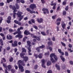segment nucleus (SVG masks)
<instances>
[{
	"label": "nucleus",
	"mask_w": 73,
	"mask_h": 73,
	"mask_svg": "<svg viewBox=\"0 0 73 73\" xmlns=\"http://www.w3.org/2000/svg\"><path fill=\"white\" fill-rule=\"evenodd\" d=\"M23 62V61L21 60H19L18 61V67L19 68V70L21 69V72H23L24 70V67L21 65V64H22Z\"/></svg>",
	"instance_id": "obj_1"
},
{
	"label": "nucleus",
	"mask_w": 73,
	"mask_h": 73,
	"mask_svg": "<svg viewBox=\"0 0 73 73\" xmlns=\"http://www.w3.org/2000/svg\"><path fill=\"white\" fill-rule=\"evenodd\" d=\"M23 15V13L22 12L19 11L17 12V16L19 18V21H21L24 17V15Z\"/></svg>",
	"instance_id": "obj_2"
},
{
	"label": "nucleus",
	"mask_w": 73,
	"mask_h": 73,
	"mask_svg": "<svg viewBox=\"0 0 73 73\" xmlns=\"http://www.w3.org/2000/svg\"><path fill=\"white\" fill-rule=\"evenodd\" d=\"M9 43H12V46L13 47H16L17 46V41L15 40L14 42V43H13V40H11L10 41H9Z\"/></svg>",
	"instance_id": "obj_3"
},
{
	"label": "nucleus",
	"mask_w": 73,
	"mask_h": 73,
	"mask_svg": "<svg viewBox=\"0 0 73 73\" xmlns=\"http://www.w3.org/2000/svg\"><path fill=\"white\" fill-rule=\"evenodd\" d=\"M31 37L32 38H36V39L38 41H40V38H41V36H37L36 35H35L33 34H31Z\"/></svg>",
	"instance_id": "obj_4"
},
{
	"label": "nucleus",
	"mask_w": 73,
	"mask_h": 73,
	"mask_svg": "<svg viewBox=\"0 0 73 73\" xmlns=\"http://www.w3.org/2000/svg\"><path fill=\"white\" fill-rule=\"evenodd\" d=\"M41 62H42L41 66L42 68H45L46 67L45 66V60L44 59H43L41 60Z\"/></svg>",
	"instance_id": "obj_5"
},
{
	"label": "nucleus",
	"mask_w": 73,
	"mask_h": 73,
	"mask_svg": "<svg viewBox=\"0 0 73 73\" xmlns=\"http://www.w3.org/2000/svg\"><path fill=\"white\" fill-rule=\"evenodd\" d=\"M29 8L32 9H34L36 8V6L35 4H32L30 5Z\"/></svg>",
	"instance_id": "obj_6"
},
{
	"label": "nucleus",
	"mask_w": 73,
	"mask_h": 73,
	"mask_svg": "<svg viewBox=\"0 0 73 73\" xmlns=\"http://www.w3.org/2000/svg\"><path fill=\"white\" fill-rule=\"evenodd\" d=\"M27 46H29L28 49L29 48L31 49V41L29 40L27 41Z\"/></svg>",
	"instance_id": "obj_7"
},
{
	"label": "nucleus",
	"mask_w": 73,
	"mask_h": 73,
	"mask_svg": "<svg viewBox=\"0 0 73 73\" xmlns=\"http://www.w3.org/2000/svg\"><path fill=\"white\" fill-rule=\"evenodd\" d=\"M16 2L17 3H20V2L22 4H24V3H25V1L24 0H21V1L20 0H16Z\"/></svg>",
	"instance_id": "obj_8"
},
{
	"label": "nucleus",
	"mask_w": 73,
	"mask_h": 73,
	"mask_svg": "<svg viewBox=\"0 0 73 73\" xmlns=\"http://www.w3.org/2000/svg\"><path fill=\"white\" fill-rule=\"evenodd\" d=\"M29 59L28 57L25 56L23 58V60L25 61V62H27V61H28Z\"/></svg>",
	"instance_id": "obj_9"
},
{
	"label": "nucleus",
	"mask_w": 73,
	"mask_h": 73,
	"mask_svg": "<svg viewBox=\"0 0 73 73\" xmlns=\"http://www.w3.org/2000/svg\"><path fill=\"white\" fill-rule=\"evenodd\" d=\"M17 12V11L16 10V9L15 10H14V11H13V17L14 19H15L16 18V12Z\"/></svg>",
	"instance_id": "obj_10"
},
{
	"label": "nucleus",
	"mask_w": 73,
	"mask_h": 73,
	"mask_svg": "<svg viewBox=\"0 0 73 73\" xmlns=\"http://www.w3.org/2000/svg\"><path fill=\"white\" fill-rule=\"evenodd\" d=\"M12 38H13V37H12V36L9 35V36L8 35H7V40H12Z\"/></svg>",
	"instance_id": "obj_11"
},
{
	"label": "nucleus",
	"mask_w": 73,
	"mask_h": 73,
	"mask_svg": "<svg viewBox=\"0 0 73 73\" xmlns=\"http://www.w3.org/2000/svg\"><path fill=\"white\" fill-rule=\"evenodd\" d=\"M53 56H54V58L55 60V61L56 62L57 61V60H58V57L56 56V55H55V54H53Z\"/></svg>",
	"instance_id": "obj_12"
},
{
	"label": "nucleus",
	"mask_w": 73,
	"mask_h": 73,
	"mask_svg": "<svg viewBox=\"0 0 73 73\" xmlns=\"http://www.w3.org/2000/svg\"><path fill=\"white\" fill-rule=\"evenodd\" d=\"M37 21L38 23H42L43 20L42 18H40V19H37Z\"/></svg>",
	"instance_id": "obj_13"
},
{
	"label": "nucleus",
	"mask_w": 73,
	"mask_h": 73,
	"mask_svg": "<svg viewBox=\"0 0 73 73\" xmlns=\"http://www.w3.org/2000/svg\"><path fill=\"white\" fill-rule=\"evenodd\" d=\"M15 38H23V35H22L17 34L15 36Z\"/></svg>",
	"instance_id": "obj_14"
},
{
	"label": "nucleus",
	"mask_w": 73,
	"mask_h": 73,
	"mask_svg": "<svg viewBox=\"0 0 73 73\" xmlns=\"http://www.w3.org/2000/svg\"><path fill=\"white\" fill-rule=\"evenodd\" d=\"M24 34L25 35H26L27 36V35H28L30 34V33H29V32L27 31V30H25L24 33Z\"/></svg>",
	"instance_id": "obj_15"
},
{
	"label": "nucleus",
	"mask_w": 73,
	"mask_h": 73,
	"mask_svg": "<svg viewBox=\"0 0 73 73\" xmlns=\"http://www.w3.org/2000/svg\"><path fill=\"white\" fill-rule=\"evenodd\" d=\"M31 48H28V54L30 56H32V54L31 52Z\"/></svg>",
	"instance_id": "obj_16"
},
{
	"label": "nucleus",
	"mask_w": 73,
	"mask_h": 73,
	"mask_svg": "<svg viewBox=\"0 0 73 73\" xmlns=\"http://www.w3.org/2000/svg\"><path fill=\"white\" fill-rule=\"evenodd\" d=\"M47 44L49 46H51L53 45V42H52V41H49L48 42Z\"/></svg>",
	"instance_id": "obj_17"
},
{
	"label": "nucleus",
	"mask_w": 73,
	"mask_h": 73,
	"mask_svg": "<svg viewBox=\"0 0 73 73\" xmlns=\"http://www.w3.org/2000/svg\"><path fill=\"white\" fill-rule=\"evenodd\" d=\"M60 57L62 60V61L63 62H65V59L64 58V57L62 56L61 55L60 56Z\"/></svg>",
	"instance_id": "obj_18"
},
{
	"label": "nucleus",
	"mask_w": 73,
	"mask_h": 73,
	"mask_svg": "<svg viewBox=\"0 0 73 73\" xmlns=\"http://www.w3.org/2000/svg\"><path fill=\"white\" fill-rule=\"evenodd\" d=\"M55 67L57 68V69L58 70H60V66H58L57 64H55Z\"/></svg>",
	"instance_id": "obj_19"
},
{
	"label": "nucleus",
	"mask_w": 73,
	"mask_h": 73,
	"mask_svg": "<svg viewBox=\"0 0 73 73\" xmlns=\"http://www.w3.org/2000/svg\"><path fill=\"white\" fill-rule=\"evenodd\" d=\"M40 47H36V50L37 51L38 53H40Z\"/></svg>",
	"instance_id": "obj_20"
},
{
	"label": "nucleus",
	"mask_w": 73,
	"mask_h": 73,
	"mask_svg": "<svg viewBox=\"0 0 73 73\" xmlns=\"http://www.w3.org/2000/svg\"><path fill=\"white\" fill-rule=\"evenodd\" d=\"M42 54L41 53H40L39 54L38 56L39 58H42Z\"/></svg>",
	"instance_id": "obj_21"
},
{
	"label": "nucleus",
	"mask_w": 73,
	"mask_h": 73,
	"mask_svg": "<svg viewBox=\"0 0 73 73\" xmlns=\"http://www.w3.org/2000/svg\"><path fill=\"white\" fill-rule=\"evenodd\" d=\"M0 44L1 46H3L4 45V43H3V39H0Z\"/></svg>",
	"instance_id": "obj_22"
},
{
	"label": "nucleus",
	"mask_w": 73,
	"mask_h": 73,
	"mask_svg": "<svg viewBox=\"0 0 73 73\" xmlns=\"http://www.w3.org/2000/svg\"><path fill=\"white\" fill-rule=\"evenodd\" d=\"M20 56L22 58H23L25 56H24V54L21 53L20 54Z\"/></svg>",
	"instance_id": "obj_23"
},
{
	"label": "nucleus",
	"mask_w": 73,
	"mask_h": 73,
	"mask_svg": "<svg viewBox=\"0 0 73 73\" xmlns=\"http://www.w3.org/2000/svg\"><path fill=\"white\" fill-rule=\"evenodd\" d=\"M50 60L52 63H54V62H56V61H55V60H54V59L52 58H50Z\"/></svg>",
	"instance_id": "obj_24"
},
{
	"label": "nucleus",
	"mask_w": 73,
	"mask_h": 73,
	"mask_svg": "<svg viewBox=\"0 0 73 73\" xmlns=\"http://www.w3.org/2000/svg\"><path fill=\"white\" fill-rule=\"evenodd\" d=\"M52 63L50 61H48L47 63V66H49L50 65H51Z\"/></svg>",
	"instance_id": "obj_25"
},
{
	"label": "nucleus",
	"mask_w": 73,
	"mask_h": 73,
	"mask_svg": "<svg viewBox=\"0 0 73 73\" xmlns=\"http://www.w3.org/2000/svg\"><path fill=\"white\" fill-rule=\"evenodd\" d=\"M38 68V65L37 64H36L35 66H34V69L35 70H36Z\"/></svg>",
	"instance_id": "obj_26"
},
{
	"label": "nucleus",
	"mask_w": 73,
	"mask_h": 73,
	"mask_svg": "<svg viewBox=\"0 0 73 73\" xmlns=\"http://www.w3.org/2000/svg\"><path fill=\"white\" fill-rule=\"evenodd\" d=\"M39 47L40 49H43V48H44L45 47V46L44 45H42V46H40Z\"/></svg>",
	"instance_id": "obj_27"
},
{
	"label": "nucleus",
	"mask_w": 73,
	"mask_h": 73,
	"mask_svg": "<svg viewBox=\"0 0 73 73\" xmlns=\"http://www.w3.org/2000/svg\"><path fill=\"white\" fill-rule=\"evenodd\" d=\"M41 34L43 35V36H46V34H45V33L44 31H41Z\"/></svg>",
	"instance_id": "obj_28"
},
{
	"label": "nucleus",
	"mask_w": 73,
	"mask_h": 73,
	"mask_svg": "<svg viewBox=\"0 0 73 73\" xmlns=\"http://www.w3.org/2000/svg\"><path fill=\"white\" fill-rule=\"evenodd\" d=\"M3 67L5 68L6 69H7V66H6V64H5L3 63Z\"/></svg>",
	"instance_id": "obj_29"
},
{
	"label": "nucleus",
	"mask_w": 73,
	"mask_h": 73,
	"mask_svg": "<svg viewBox=\"0 0 73 73\" xmlns=\"http://www.w3.org/2000/svg\"><path fill=\"white\" fill-rule=\"evenodd\" d=\"M42 11H43L44 14H46V12H45V11H46V9L44 8H43L42 9Z\"/></svg>",
	"instance_id": "obj_30"
},
{
	"label": "nucleus",
	"mask_w": 73,
	"mask_h": 73,
	"mask_svg": "<svg viewBox=\"0 0 73 73\" xmlns=\"http://www.w3.org/2000/svg\"><path fill=\"white\" fill-rule=\"evenodd\" d=\"M3 20V18L0 17V25H1V23H2V21Z\"/></svg>",
	"instance_id": "obj_31"
},
{
	"label": "nucleus",
	"mask_w": 73,
	"mask_h": 73,
	"mask_svg": "<svg viewBox=\"0 0 73 73\" xmlns=\"http://www.w3.org/2000/svg\"><path fill=\"white\" fill-rule=\"evenodd\" d=\"M15 5L17 9H19V6L18 4L16 3Z\"/></svg>",
	"instance_id": "obj_32"
},
{
	"label": "nucleus",
	"mask_w": 73,
	"mask_h": 73,
	"mask_svg": "<svg viewBox=\"0 0 73 73\" xmlns=\"http://www.w3.org/2000/svg\"><path fill=\"white\" fill-rule=\"evenodd\" d=\"M63 15L64 16V15H66V11H63L62 13Z\"/></svg>",
	"instance_id": "obj_33"
},
{
	"label": "nucleus",
	"mask_w": 73,
	"mask_h": 73,
	"mask_svg": "<svg viewBox=\"0 0 73 73\" xmlns=\"http://www.w3.org/2000/svg\"><path fill=\"white\" fill-rule=\"evenodd\" d=\"M61 44H62V45L63 46H64V47H65V46H66V44H65L62 42H61Z\"/></svg>",
	"instance_id": "obj_34"
},
{
	"label": "nucleus",
	"mask_w": 73,
	"mask_h": 73,
	"mask_svg": "<svg viewBox=\"0 0 73 73\" xmlns=\"http://www.w3.org/2000/svg\"><path fill=\"white\" fill-rule=\"evenodd\" d=\"M65 54L66 56H69V53H68V52H67L65 51Z\"/></svg>",
	"instance_id": "obj_35"
},
{
	"label": "nucleus",
	"mask_w": 73,
	"mask_h": 73,
	"mask_svg": "<svg viewBox=\"0 0 73 73\" xmlns=\"http://www.w3.org/2000/svg\"><path fill=\"white\" fill-rule=\"evenodd\" d=\"M38 54H34V56L35 57V58H38Z\"/></svg>",
	"instance_id": "obj_36"
},
{
	"label": "nucleus",
	"mask_w": 73,
	"mask_h": 73,
	"mask_svg": "<svg viewBox=\"0 0 73 73\" xmlns=\"http://www.w3.org/2000/svg\"><path fill=\"white\" fill-rule=\"evenodd\" d=\"M56 16H57V15H54L52 16V19H56Z\"/></svg>",
	"instance_id": "obj_37"
},
{
	"label": "nucleus",
	"mask_w": 73,
	"mask_h": 73,
	"mask_svg": "<svg viewBox=\"0 0 73 73\" xmlns=\"http://www.w3.org/2000/svg\"><path fill=\"white\" fill-rule=\"evenodd\" d=\"M54 4H56V3H53V1H52L51 2V4H50V5L51 6H53L54 5Z\"/></svg>",
	"instance_id": "obj_38"
},
{
	"label": "nucleus",
	"mask_w": 73,
	"mask_h": 73,
	"mask_svg": "<svg viewBox=\"0 0 73 73\" xmlns=\"http://www.w3.org/2000/svg\"><path fill=\"white\" fill-rule=\"evenodd\" d=\"M17 34L18 35H21V31H17Z\"/></svg>",
	"instance_id": "obj_39"
},
{
	"label": "nucleus",
	"mask_w": 73,
	"mask_h": 73,
	"mask_svg": "<svg viewBox=\"0 0 73 73\" xmlns=\"http://www.w3.org/2000/svg\"><path fill=\"white\" fill-rule=\"evenodd\" d=\"M9 31L10 32V33H11L13 32V30L11 29H9Z\"/></svg>",
	"instance_id": "obj_40"
},
{
	"label": "nucleus",
	"mask_w": 73,
	"mask_h": 73,
	"mask_svg": "<svg viewBox=\"0 0 73 73\" xmlns=\"http://www.w3.org/2000/svg\"><path fill=\"white\" fill-rule=\"evenodd\" d=\"M21 65H22V66H25V63L24 62V61H22V63H21Z\"/></svg>",
	"instance_id": "obj_41"
},
{
	"label": "nucleus",
	"mask_w": 73,
	"mask_h": 73,
	"mask_svg": "<svg viewBox=\"0 0 73 73\" xmlns=\"http://www.w3.org/2000/svg\"><path fill=\"white\" fill-rule=\"evenodd\" d=\"M7 68L8 69H9V70H10L11 69V65H9L7 66Z\"/></svg>",
	"instance_id": "obj_42"
},
{
	"label": "nucleus",
	"mask_w": 73,
	"mask_h": 73,
	"mask_svg": "<svg viewBox=\"0 0 73 73\" xmlns=\"http://www.w3.org/2000/svg\"><path fill=\"white\" fill-rule=\"evenodd\" d=\"M56 4H54V6L52 7L53 9H56Z\"/></svg>",
	"instance_id": "obj_43"
},
{
	"label": "nucleus",
	"mask_w": 73,
	"mask_h": 73,
	"mask_svg": "<svg viewBox=\"0 0 73 73\" xmlns=\"http://www.w3.org/2000/svg\"><path fill=\"white\" fill-rule=\"evenodd\" d=\"M46 13L47 14H49V11L47 9H46Z\"/></svg>",
	"instance_id": "obj_44"
},
{
	"label": "nucleus",
	"mask_w": 73,
	"mask_h": 73,
	"mask_svg": "<svg viewBox=\"0 0 73 73\" xmlns=\"http://www.w3.org/2000/svg\"><path fill=\"white\" fill-rule=\"evenodd\" d=\"M25 73H31V71L28 70H26L25 71Z\"/></svg>",
	"instance_id": "obj_45"
},
{
	"label": "nucleus",
	"mask_w": 73,
	"mask_h": 73,
	"mask_svg": "<svg viewBox=\"0 0 73 73\" xmlns=\"http://www.w3.org/2000/svg\"><path fill=\"white\" fill-rule=\"evenodd\" d=\"M56 21H61V18H58L56 20Z\"/></svg>",
	"instance_id": "obj_46"
},
{
	"label": "nucleus",
	"mask_w": 73,
	"mask_h": 73,
	"mask_svg": "<svg viewBox=\"0 0 73 73\" xmlns=\"http://www.w3.org/2000/svg\"><path fill=\"white\" fill-rule=\"evenodd\" d=\"M22 50L23 52H25L26 53L27 52V51L26 50V49L24 48H22Z\"/></svg>",
	"instance_id": "obj_47"
},
{
	"label": "nucleus",
	"mask_w": 73,
	"mask_h": 73,
	"mask_svg": "<svg viewBox=\"0 0 73 73\" xmlns=\"http://www.w3.org/2000/svg\"><path fill=\"white\" fill-rule=\"evenodd\" d=\"M65 25H66L65 24H64L62 25V27L63 29H65Z\"/></svg>",
	"instance_id": "obj_48"
},
{
	"label": "nucleus",
	"mask_w": 73,
	"mask_h": 73,
	"mask_svg": "<svg viewBox=\"0 0 73 73\" xmlns=\"http://www.w3.org/2000/svg\"><path fill=\"white\" fill-rule=\"evenodd\" d=\"M13 60V57H12L11 58L9 59V61L10 62H12V61Z\"/></svg>",
	"instance_id": "obj_49"
},
{
	"label": "nucleus",
	"mask_w": 73,
	"mask_h": 73,
	"mask_svg": "<svg viewBox=\"0 0 73 73\" xmlns=\"http://www.w3.org/2000/svg\"><path fill=\"white\" fill-rule=\"evenodd\" d=\"M14 22L17 24H19V21H17L16 20H15L14 21Z\"/></svg>",
	"instance_id": "obj_50"
},
{
	"label": "nucleus",
	"mask_w": 73,
	"mask_h": 73,
	"mask_svg": "<svg viewBox=\"0 0 73 73\" xmlns=\"http://www.w3.org/2000/svg\"><path fill=\"white\" fill-rule=\"evenodd\" d=\"M49 49L50 52H52V50H53V48H52V47H49Z\"/></svg>",
	"instance_id": "obj_51"
},
{
	"label": "nucleus",
	"mask_w": 73,
	"mask_h": 73,
	"mask_svg": "<svg viewBox=\"0 0 73 73\" xmlns=\"http://www.w3.org/2000/svg\"><path fill=\"white\" fill-rule=\"evenodd\" d=\"M62 4L63 5H65L66 4V1H64L62 3Z\"/></svg>",
	"instance_id": "obj_52"
},
{
	"label": "nucleus",
	"mask_w": 73,
	"mask_h": 73,
	"mask_svg": "<svg viewBox=\"0 0 73 73\" xmlns=\"http://www.w3.org/2000/svg\"><path fill=\"white\" fill-rule=\"evenodd\" d=\"M7 1L8 3H9L10 2H12L13 1V0H7Z\"/></svg>",
	"instance_id": "obj_53"
},
{
	"label": "nucleus",
	"mask_w": 73,
	"mask_h": 73,
	"mask_svg": "<svg viewBox=\"0 0 73 73\" xmlns=\"http://www.w3.org/2000/svg\"><path fill=\"white\" fill-rule=\"evenodd\" d=\"M12 9H13V10H15L16 9V6H13L12 8Z\"/></svg>",
	"instance_id": "obj_54"
},
{
	"label": "nucleus",
	"mask_w": 73,
	"mask_h": 73,
	"mask_svg": "<svg viewBox=\"0 0 73 73\" xmlns=\"http://www.w3.org/2000/svg\"><path fill=\"white\" fill-rule=\"evenodd\" d=\"M10 49L11 47H10V46H9L7 47L6 48V50H10Z\"/></svg>",
	"instance_id": "obj_55"
},
{
	"label": "nucleus",
	"mask_w": 73,
	"mask_h": 73,
	"mask_svg": "<svg viewBox=\"0 0 73 73\" xmlns=\"http://www.w3.org/2000/svg\"><path fill=\"white\" fill-rule=\"evenodd\" d=\"M53 54H55L54 53H52L50 54V56L51 58H52L53 57V56L54 57V55H53Z\"/></svg>",
	"instance_id": "obj_56"
},
{
	"label": "nucleus",
	"mask_w": 73,
	"mask_h": 73,
	"mask_svg": "<svg viewBox=\"0 0 73 73\" xmlns=\"http://www.w3.org/2000/svg\"><path fill=\"white\" fill-rule=\"evenodd\" d=\"M56 30L57 32H58L60 31V29H59V27L58 26H56Z\"/></svg>",
	"instance_id": "obj_57"
},
{
	"label": "nucleus",
	"mask_w": 73,
	"mask_h": 73,
	"mask_svg": "<svg viewBox=\"0 0 73 73\" xmlns=\"http://www.w3.org/2000/svg\"><path fill=\"white\" fill-rule=\"evenodd\" d=\"M11 17L10 16L8 17V20H11Z\"/></svg>",
	"instance_id": "obj_58"
},
{
	"label": "nucleus",
	"mask_w": 73,
	"mask_h": 73,
	"mask_svg": "<svg viewBox=\"0 0 73 73\" xmlns=\"http://www.w3.org/2000/svg\"><path fill=\"white\" fill-rule=\"evenodd\" d=\"M31 21L32 23H35V20L33 19H31Z\"/></svg>",
	"instance_id": "obj_59"
},
{
	"label": "nucleus",
	"mask_w": 73,
	"mask_h": 73,
	"mask_svg": "<svg viewBox=\"0 0 73 73\" xmlns=\"http://www.w3.org/2000/svg\"><path fill=\"white\" fill-rule=\"evenodd\" d=\"M11 72H12V73H14L15 72H16V70H14L13 69H12L11 70Z\"/></svg>",
	"instance_id": "obj_60"
},
{
	"label": "nucleus",
	"mask_w": 73,
	"mask_h": 73,
	"mask_svg": "<svg viewBox=\"0 0 73 73\" xmlns=\"http://www.w3.org/2000/svg\"><path fill=\"white\" fill-rule=\"evenodd\" d=\"M4 5V3L3 2H1L0 3V6H3Z\"/></svg>",
	"instance_id": "obj_61"
},
{
	"label": "nucleus",
	"mask_w": 73,
	"mask_h": 73,
	"mask_svg": "<svg viewBox=\"0 0 73 73\" xmlns=\"http://www.w3.org/2000/svg\"><path fill=\"white\" fill-rule=\"evenodd\" d=\"M68 5L66 6V8H65L66 11H68Z\"/></svg>",
	"instance_id": "obj_62"
},
{
	"label": "nucleus",
	"mask_w": 73,
	"mask_h": 73,
	"mask_svg": "<svg viewBox=\"0 0 73 73\" xmlns=\"http://www.w3.org/2000/svg\"><path fill=\"white\" fill-rule=\"evenodd\" d=\"M47 73H52V71L50 70H49L48 71Z\"/></svg>",
	"instance_id": "obj_63"
},
{
	"label": "nucleus",
	"mask_w": 73,
	"mask_h": 73,
	"mask_svg": "<svg viewBox=\"0 0 73 73\" xmlns=\"http://www.w3.org/2000/svg\"><path fill=\"white\" fill-rule=\"evenodd\" d=\"M69 62L71 65H73V62L71 60Z\"/></svg>",
	"instance_id": "obj_64"
}]
</instances>
